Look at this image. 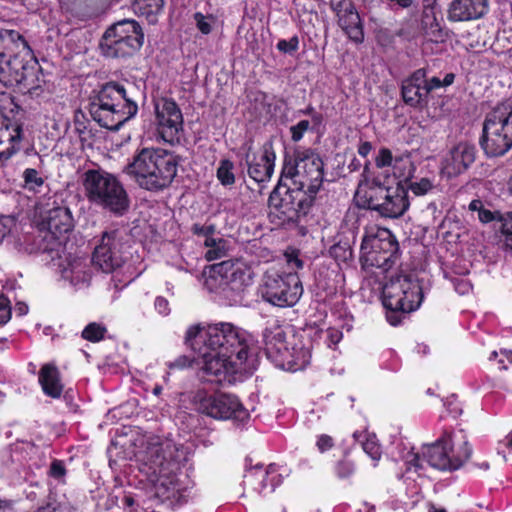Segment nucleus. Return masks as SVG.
<instances>
[{"label": "nucleus", "instance_id": "obj_1", "mask_svg": "<svg viewBox=\"0 0 512 512\" xmlns=\"http://www.w3.org/2000/svg\"><path fill=\"white\" fill-rule=\"evenodd\" d=\"M186 341L197 353L202 370L216 382H232L236 375H251L257 369L253 339L231 323L191 326Z\"/></svg>", "mask_w": 512, "mask_h": 512}, {"label": "nucleus", "instance_id": "obj_2", "mask_svg": "<svg viewBox=\"0 0 512 512\" xmlns=\"http://www.w3.org/2000/svg\"><path fill=\"white\" fill-rule=\"evenodd\" d=\"M135 443L139 469L165 497H176L186 489L180 473L185 452L171 439L143 435Z\"/></svg>", "mask_w": 512, "mask_h": 512}, {"label": "nucleus", "instance_id": "obj_3", "mask_svg": "<svg viewBox=\"0 0 512 512\" xmlns=\"http://www.w3.org/2000/svg\"><path fill=\"white\" fill-rule=\"evenodd\" d=\"M89 110L93 120L100 126L118 130L136 115L138 106L128 98L122 85L110 82L92 98Z\"/></svg>", "mask_w": 512, "mask_h": 512}, {"label": "nucleus", "instance_id": "obj_4", "mask_svg": "<svg viewBox=\"0 0 512 512\" xmlns=\"http://www.w3.org/2000/svg\"><path fill=\"white\" fill-rule=\"evenodd\" d=\"M140 187L156 191L170 185L177 173L174 156L161 149H142L127 167Z\"/></svg>", "mask_w": 512, "mask_h": 512}, {"label": "nucleus", "instance_id": "obj_5", "mask_svg": "<svg viewBox=\"0 0 512 512\" xmlns=\"http://www.w3.org/2000/svg\"><path fill=\"white\" fill-rule=\"evenodd\" d=\"M423 300L422 287L413 273L392 277L383 287L386 319L392 326L400 324L406 313L418 309Z\"/></svg>", "mask_w": 512, "mask_h": 512}, {"label": "nucleus", "instance_id": "obj_6", "mask_svg": "<svg viewBox=\"0 0 512 512\" xmlns=\"http://www.w3.org/2000/svg\"><path fill=\"white\" fill-rule=\"evenodd\" d=\"M83 186L90 202L113 213L122 214L129 207V198L123 185L106 171H86Z\"/></svg>", "mask_w": 512, "mask_h": 512}, {"label": "nucleus", "instance_id": "obj_7", "mask_svg": "<svg viewBox=\"0 0 512 512\" xmlns=\"http://www.w3.org/2000/svg\"><path fill=\"white\" fill-rule=\"evenodd\" d=\"M355 198L359 205L377 211L387 218H398L409 206L407 192L404 187L397 185L389 187L374 180L371 185L360 184Z\"/></svg>", "mask_w": 512, "mask_h": 512}, {"label": "nucleus", "instance_id": "obj_8", "mask_svg": "<svg viewBox=\"0 0 512 512\" xmlns=\"http://www.w3.org/2000/svg\"><path fill=\"white\" fill-rule=\"evenodd\" d=\"M282 177L290 179L296 190L312 196L323 182V162L312 150L297 151L294 161L285 163Z\"/></svg>", "mask_w": 512, "mask_h": 512}, {"label": "nucleus", "instance_id": "obj_9", "mask_svg": "<svg viewBox=\"0 0 512 512\" xmlns=\"http://www.w3.org/2000/svg\"><path fill=\"white\" fill-rule=\"evenodd\" d=\"M480 144L490 157L503 156L512 148V110L505 104L489 113L484 121Z\"/></svg>", "mask_w": 512, "mask_h": 512}, {"label": "nucleus", "instance_id": "obj_10", "mask_svg": "<svg viewBox=\"0 0 512 512\" xmlns=\"http://www.w3.org/2000/svg\"><path fill=\"white\" fill-rule=\"evenodd\" d=\"M398 249V242L388 229L371 226L361 243V261L364 266L388 271L397 260Z\"/></svg>", "mask_w": 512, "mask_h": 512}, {"label": "nucleus", "instance_id": "obj_11", "mask_svg": "<svg viewBox=\"0 0 512 512\" xmlns=\"http://www.w3.org/2000/svg\"><path fill=\"white\" fill-rule=\"evenodd\" d=\"M259 293L263 300L274 306L291 307L299 301L303 287L296 273L280 274L269 269L263 276Z\"/></svg>", "mask_w": 512, "mask_h": 512}, {"label": "nucleus", "instance_id": "obj_12", "mask_svg": "<svg viewBox=\"0 0 512 512\" xmlns=\"http://www.w3.org/2000/svg\"><path fill=\"white\" fill-rule=\"evenodd\" d=\"M143 39L139 24L126 19L107 29L100 46L107 57H126L140 49Z\"/></svg>", "mask_w": 512, "mask_h": 512}, {"label": "nucleus", "instance_id": "obj_13", "mask_svg": "<svg viewBox=\"0 0 512 512\" xmlns=\"http://www.w3.org/2000/svg\"><path fill=\"white\" fill-rule=\"evenodd\" d=\"M196 409L217 420L231 419L237 423H245L250 414L239 399L230 394H209L199 391L194 396Z\"/></svg>", "mask_w": 512, "mask_h": 512}, {"label": "nucleus", "instance_id": "obj_14", "mask_svg": "<svg viewBox=\"0 0 512 512\" xmlns=\"http://www.w3.org/2000/svg\"><path fill=\"white\" fill-rule=\"evenodd\" d=\"M471 449L467 442H463L458 448H454L452 435L444 433L436 442L425 445L422 448L423 458L427 463L439 470H456L470 457Z\"/></svg>", "mask_w": 512, "mask_h": 512}, {"label": "nucleus", "instance_id": "obj_15", "mask_svg": "<svg viewBox=\"0 0 512 512\" xmlns=\"http://www.w3.org/2000/svg\"><path fill=\"white\" fill-rule=\"evenodd\" d=\"M28 47L24 38L14 30H0V83L5 86L26 85L29 69L17 58L8 59L6 50L11 45Z\"/></svg>", "mask_w": 512, "mask_h": 512}, {"label": "nucleus", "instance_id": "obj_16", "mask_svg": "<svg viewBox=\"0 0 512 512\" xmlns=\"http://www.w3.org/2000/svg\"><path fill=\"white\" fill-rule=\"evenodd\" d=\"M155 124L159 136L168 143L178 140L183 128V115L175 101L160 98L154 102Z\"/></svg>", "mask_w": 512, "mask_h": 512}, {"label": "nucleus", "instance_id": "obj_17", "mask_svg": "<svg viewBox=\"0 0 512 512\" xmlns=\"http://www.w3.org/2000/svg\"><path fill=\"white\" fill-rule=\"evenodd\" d=\"M124 248V234L113 230L105 232L96 246L92 261L103 272L110 273L123 263L122 251Z\"/></svg>", "mask_w": 512, "mask_h": 512}, {"label": "nucleus", "instance_id": "obj_18", "mask_svg": "<svg viewBox=\"0 0 512 512\" xmlns=\"http://www.w3.org/2000/svg\"><path fill=\"white\" fill-rule=\"evenodd\" d=\"M306 194L293 188H288L285 195L281 196L278 190H275L269 198L270 214L275 215L281 222L295 221L301 215L307 213Z\"/></svg>", "mask_w": 512, "mask_h": 512}, {"label": "nucleus", "instance_id": "obj_19", "mask_svg": "<svg viewBox=\"0 0 512 512\" xmlns=\"http://www.w3.org/2000/svg\"><path fill=\"white\" fill-rule=\"evenodd\" d=\"M254 272L245 262L223 261L212 267L211 279L220 281V285L233 291H241L253 283Z\"/></svg>", "mask_w": 512, "mask_h": 512}, {"label": "nucleus", "instance_id": "obj_20", "mask_svg": "<svg viewBox=\"0 0 512 512\" xmlns=\"http://www.w3.org/2000/svg\"><path fill=\"white\" fill-rule=\"evenodd\" d=\"M275 159L276 155L271 142L264 143L258 153L252 152L249 148L245 161L250 178L258 183L269 181L274 172Z\"/></svg>", "mask_w": 512, "mask_h": 512}, {"label": "nucleus", "instance_id": "obj_21", "mask_svg": "<svg viewBox=\"0 0 512 512\" xmlns=\"http://www.w3.org/2000/svg\"><path fill=\"white\" fill-rule=\"evenodd\" d=\"M476 147L469 142H459L443 157L441 172L448 178L464 173L475 161Z\"/></svg>", "mask_w": 512, "mask_h": 512}, {"label": "nucleus", "instance_id": "obj_22", "mask_svg": "<svg viewBox=\"0 0 512 512\" xmlns=\"http://www.w3.org/2000/svg\"><path fill=\"white\" fill-rule=\"evenodd\" d=\"M338 18V24L344 33L355 43L364 39L360 16L351 0H341L333 7Z\"/></svg>", "mask_w": 512, "mask_h": 512}, {"label": "nucleus", "instance_id": "obj_23", "mask_svg": "<svg viewBox=\"0 0 512 512\" xmlns=\"http://www.w3.org/2000/svg\"><path fill=\"white\" fill-rule=\"evenodd\" d=\"M263 340L267 357L278 367L290 348L286 342L285 329L276 321H273L266 326L263 332Z\"/></svg>", "mask_w": 512, "mask_h": 512}, {"label": "nucleus", "instance_id": "obj_24", "mask_svg": "<svg viewBox=\"0 0 512 512\" xmlns=\"http://www.w3.org/2000/svg\"><path fill=\"white\" fill-rule=\"evenodd\" d=\"M62 278L76 288L87 287L91 280L90 262L81 256H69L61 269Z\"/></svg>", "mask_w": 512, "mask_h": 512}, {"label": "nucleus", "instance_id": "obj_25", "mask_svg": "<svg viewBox=\"0 0 512 512\" xmlns=\"http://www.w3.org/2000/svg\"><path fill=\"white\" fill-rule=\"evenodd\" d=\"M488 11V0H453L448 9L451 21H469L482 17Z\"/></svg>", "mask_w": 512, "mask_h": 512}, {"label": "nucleus", "instance_id": "obj_26", "mask_svg": "<svg viewBox=\"0 0 512 512\" xmlns=\"http://www.w3.org/2000/svg\"><path fill=\"white\" fill-rule=\"evenodd\" d=\"M425 69L416 70L409 78L402 83V97L406 104L418 107L427 102V94L425 92Z\"/></svg>", "mask_w": 512, "mask_h": 512}, {"label": "nucleus", "instance_id": "obj_27", "mask_svg": "<svg viewBox=\"0 0 512 512\" xmlns=\"http://www.w3.org/2000/svg\"><path fill=\"white\" fill-rule=\"evenodd\" d=\"M442 22L443 19L436 9L435 2L425 3L421 16V27L431 41L442 42L444 40L446 33L442 28Z\"/></svg>", "mask_w": 512, "mask_h": 512}, {"label": "nucleus", "instance_id": "obj_28", "mask_svg": "<svg viewBox=\"0 0 512 512\" xmlns=\"http://www.w3.org/2000/svg\"><path fill=\"white\" fill-rule=\"evenodd\" d=\"M47 229L55 237L60 238L74 227L71 211L67 207H55L48 212Z\"/></svg>", "mask_w": 512, "mask_h": 512}, {"label": "nucleus", "instance_id": "obj_29", "mask_svg": "<svg viewBox=\"0 0 512 512\" xmlns=\"http://www.w3.org/2000/svg\"><path fill=\"white\" fill-rule=\"evenodd\" d=\"M310 359V348L301 342H296L287 350L278 367L295 372L304 369L310 363Z\"/></svg>", "mask_w": 512, "mask_h": 512}, {"label": "nucleus", "instance_id": "obj_30", "mask_svg": "<svg viewBox=\"0 0 512 512\" xmlns=\"http://www.w3.org/2000/svg\"><path fill=\"white\" fill-rule=\"evenodd\" d=\"M39 382L43 392L52 398H59L63 391V384L56 366L45 364L39 373Z\"/></svg>", "mask_w": 512, "mask_h": 512}, {"label": "nucleus", "instance_id": "obj_31", "mask_svg": "<svg viewBox=\"0 0 512 512\" xmlns=\"http://www.w3.org/2000/svg\"><path fill=\"white\" fill-rule=\"evenodd\" d=\"M21 131L19 124L0 114V145H15L21 138Z\"/></svg>", "mask_w": 512, "mask_h": 512}, {"label": "nucleus", "instance_id": "obj_32", "mask_svg": "<svg viewBox=\"0 0 512 512\" xmlns=\"http://www.w3.org/2000/svg\"><path fill=\"white\" fill-rule=\"evenodd\" d=\"M164 5L163 0H134V11L144 16L149 22L154 23L156 16L162 11Z\"/></svg>", "mask_w": 512, "mask_h": 512}, {"label": "nucleus", "instance_id": "obj_33", "mask_svg": "<svg viewBox=\"0 0 512 512\" xmlns=\"http://www.w3.org/2000/svg\"><path fill=\"white\" fill-rule=\"evenodd\" d=\"M204 246L206 248L205 258L208 261L218 260L227 255V241L220 236L207 237L204 239Z\"/></svg>", "mask_w": 512, "mask_h": 512}, {"label": "nucleus", "instance_id": "obj_34", "mask_svg": "<svg viewBox=\"0 0 512 512\" xmlns=\"http://www.w3.org/2000/svg\"><path fill=\"white\" fill-rule=\"evenodd\" d=\"M269 471L263 466H256L244 477V485L257 493H262L267 487Z\"/></svg>", "mask_w": 512, "mask_h": 512}, {"label": "nucleus", "instance_id": "obj_35", "mask_svg": "<svg viewBox=\"0 0 512 512\" xmlns=\"http://www.w3.org/2000/svg\"><path fill=\"white\" fill-rule=\"evenodd\" d=\"M415 172V166L409 155L395 156V161L391 170L394 178L399 181H408Z\"/></svg>", "mask_w": 512, "mask_h": 512}, {"label": "nucleus", "instance_id": "obj_36", "mask_svg": "<svg viewBox=\"0 0 512 512\" xmlns=\"http://www.w3.org/2000/svg\"><path fill=\"white\" fill-rule=\"evenodd\" d=\"M355 440L359 442L364 452L374 461L377 462L381 458L380 445L375 435L365 432H355L353 434ZM376 465V463H374Z\"/></svg>", "mask_w": 512, "mask_h": 512}, {"label": "nucleus", "instance_id": "obj_37", "mask_svg": "<svg viewBox=\"0 0 512 512\" xmlns=\"http://www.w3.org/2000/svg\"><path fill=\"white\" fill-rule=\"evenodd\" d=\"M404 465L405 472L401 475V478L406 480L415 481L414 475H420L422 470V461L418 453H414L413 451L408 452L404 456Z\"/></svg>", "mask_w": 512, "mask_h": 512}, {"label": "nucleus", "instance_id": "obj_38", "mask_svg": "<svg viewBox=\"0 0 512 512\" xmlns=\"http://www.w3.org/2000/svg\"><path fill=\"white\" fill-rule=\"evenodd\" d=\"M193 19L197 29L204 35L210 34L217 22V18L214 15L201 12H196L193 15Z\"/></svg>", "mask_w": 512, "mask_h": 512}, {"label": "nucleus", "instance_id": "obj_39", "mask_svg": "<svg viewBox=\"0 0 512 512\" xmlns=\"http://www.w3.org/2000/svg\"><path fill=\"white\" fill-rule=\"evenodd\" d=\"M395 161V156L387 148H381L375 158V165L378 169H381L383 174L388 177L392 170Z\"/></svg>", "mask_w": 512, "mask_h": 512}, {"label": "nucleus", "instance_id": "obj_40", "mask_svg": "<svg viewBox=\"0 0 512 512\" xmlns=\"http://www.w3.org/2000/svg\"><path fill=\"white\" fill-rule=\"evenodd\" d=\"M233 170L234 164L232 161L228 159H223L220 161L219 167L217 169V178L221 184L225 186L234 184L235 176Z\"/></svg>", "mask_w": 512, "mask_h": 512}, {"label": "nucleus", "instance_id": "obj_41", "mask_svg": "<svg viewBox=\"0 0 512 512\" xmlns=\"http://www.w3.org/2000/svg\"><path fill=\"white\" fill-rule=\"evenodd\" d=\"M468 209L471 212H477L478 219L481 223H490L496 219L495 213L485 208L483 201L480 199H473L469 203Z\"/></svg>", "mask_w": 512, "mask_h": 512}, {"label": "nucleus", "instance_id": "obj_42", "mask_svg": "<svg viewBox=\"0 0 512 512\" xmlns=\"http://www.w3.org/2000/svg\"><path fill=\"white\" fill-rule=\"evenodd\" d=\"M106 331L102 324L92 322L83 329L82 337L91 342H98L104 338Z\"/></svg>", "mask_w": 512, "mask_h": 512}, {"label": "nucleus", "instance_id": "obj_43", "mask_svg": "<svg viewBox=\"0 0 512 512\" xmlns=\"http://www.w3.org/2000/svg\"><path fill=\"white\" fill-rule=\"evenodd\" d=\"M435 187L434 179H430L427 177L420 178L416 181H413L409 184V189L416 196H423L432 191Z\"/></svg>", "mask_w": 512, "mask_h": 512}, {"label": "nucleus", "instance_id": "obj_44", "mask_svg": "<svg viewBox=\"0 0 512 512\" xmlns=\"http://www.w3.org/2000/svg\"><path fill=\"white\" fill-rule=\"evenodd\" d=\"M35 512H72V507L65 500H50L46 505L39 507Z\"/></svg>", "mask_w": 512, "mask_h": 512}, {"label": "nucleus", "instance_id": "obj_45", "mask_svg": "<svg viewBox=\"0 0 512 512\" xmlns=\"http://www.w3.org/2000/svg\"><path fill=\"white\" fill-rule=\"evenodd\" d=\"M23 178L26 186L30 189H35L43 185L44 181L39 175L38 171L32 168H28L23 173Z\"/></svg>", "mask_w": 512, "mask_h": 512}, {"label": "nucleus", "instance_id": "obj_46", "mask_svg": "<svg viewBox=\"0 0 512 512\" xmlns=\"http://www.w3.org/2000/svg\"><path fill=\"white\" fill-rule=\"evenodd\" d=\"M49 476L53 479H55L58 482H64V478L66 475V468L63 461L60 460H53L49 472Z\"/></svg>", "mask_w": 512, "mask_h": 512}, {"label": "nucleus", "instance_id": "obj_47", "mask_svg": "<svg viewBox=\"0 0 512 512\" xmlns=\"http://www.w3.org/2000/svg\"><path fill=\"white\" fill-rule=\"evenodd\" d=\"M502 221L501 232L505 245L512 250V213H508Z\"/></svg>", "mask_w": 512, "mask_h": 512}, {"label": "nucleus", "instance_id": "obj_48", "mask_svg": "<svg viewBox=\"0 0 512 512\" xmlns=\"http://www.w3.org/2000/svg\"><path fill=\"white\" fill-rule=\"evenodd\" d=\"M310 123L308 120H301L296 125L290 128L291 138L293 141L298 142L302 139L304 133L309 129Z\"/></svg>", "mask_w": 512, "mask_h": 512}, {"label": "nucleus", "instance_id": "obj_49", "mask_svg": "<svg viewBox=\"0 0 512 512\" xmlns=\"http://www.w3.org/2000/svg\"><path fill=\"white\" fill-rule=\"evenodd\" d=\"M11 318V307L9 299L1 295L0 296V325L6 324Z\"/></svg>", "mask_w": 512, "mask_h": 512}, {"label": "nucleus", "instance_id": "obj_50", "mask_svg": "<svg viewBox=\"0 0 512 512\" xmlns=\"http://www.w3.org/2000/svg\"><path fill=\"white\" fill-rule=\"evenodd\" d=\"M325 341L329 347L337 345L342 339V332L336 328H329L325 331Z\"/></svg>", "mask_w": 512, "mask_h": 512}, {"label": "nucleus", "instance_id": "obj_51", "mask_svg": "<svg viewBox=\"0 0 512 512\" xmlns=\"http://www.w3.org/2000/svg\"><path fill=\"white\" fill-rule=\"evenodd\" d=\"M13 226H15L14 218L9 216L0 218V242L11 232Z\"/></svg>", "mask_w": 512, "mask_h": 512}, {"label": "nucleus", "instance_id": "obj_52", "mask_svg": "<svg viewBox=\"0 0 512 512\" xmlns=\"http://www.w3.org/2000/svg\"><path fill=\"white\" fill-rule=\"evenodd\" d=\"M334 445V441L331 436L322 434L318 436L316 446L318 450L323 453L330 450Z\"/></svg>", "mask_w": 512, "mask_h": 512}, {"label": "nucleus", "instance_id": "obj_53", "mask_svg": "<svg viewBox=\"0 0 512 512\" xmlns=\"http://www.w3.org/2000/svg\"><path fill=\"white\" fill-rule=\"evenodd\" d=\"M192 232L195 235L203 236L205 239L207 237H215L214 235V227L212 225H200V224H194L192 226Z\"/></svg>", "mask_w": 512, "mask_h": 512}, {"label": "nucleus", "instance_id": "obj_54", "mask_svg": "<svg viewBox=\"0 0 512 512\" xmlns=\"http://www.w3.org/2000/svg\"><path fill=\"white\" fill-rule=\"evenodd\" d=\"M298 39L296 37L291 38L289 41L280 40L277 44V48L282 52H293L298 48Z\"/></svg>", "mask_w": 512, "mask_h": 512}, {"label": "nucleus", "instance_id": "obj_55", "mask_svg": "<svg viewBox=\"0 0 512 512\" xmlns=\"http://www.w3.org/2000/svg\"><path fill=\"white\" fill-rule=\"evenodd\" d=\"M455 291L460 295H465L470 292V283L463 278H455L452 280Z\"/></svg>", "mask_w": 512, "mask_h": 512}, {"label": "nucleus", "instance_id": "obj_56", "mask_svg": "<svg viewBox=\"0 0 512 512\" xmlns=\"http://www.w3.org/2000/svg\"><path fill=\"white\" fill-rule=\"evenodd\" d=\"M156 311L163 316H167L170 313L169 302L164 297H157L154 302Z\"/></svg>", "mask_w": 512, "mask_h": 512}, {"label": "nucleus", "instance_id": "obj_57", "mask_svg": "<svg viewBox=\"0 0 512 512\" xmlns=\"http://www.w3.org/2000/svg\"><path fill=\"white\" fill-rule=\"evenodd\" d=\"M354 471V466L348 461H341L337 466V474L341 478L350 476Z\"/></svg>", "mask_w": 512, "mask_h": 512}, {"label": "nucleus", "instance_id": "obj_58", "mask_svg": "<svg viewBox=\"0 0 512 512\" xmlns=\"http://www.w3.org/2000/svg\"><path fill=\"white\" fill-rule=\"evenodd\" d=\"M425 92L427 96L434 90L443 87L442 81L438 77H432L427 79V75L425 76Z\"/></svg>", "mask_w": 512, "mask_h": 512}, {"label": "nucleus", "instance_id": "obj_59", "mask_svg": "<svg viewBox=\"0 0 512 512\" xmlns=\"http://www.w3.org/2000/svg\"><path fill=\"white\" fill-rule=\"evenodd\" d=\"M17 147L14 144H7L6 147L0 149V165L3 161L7 160L15 151Z\"/></svg>", "mask_w": 512, "mask_h": 512}, {"label": "nucleus", "instance_id": "obj_60", "mask_svg": "<svg viewBox=\"0 0 512 512\" xmlns=\"http://www.w3.org/2000/svg\"><path fill=\"white\" fill-rule=\"evenodd\" d=\"M500 356H501V358L498 361L499 369L505 370V369H507L506 365L504 364L505 361L512 364V351L502 350L500 352Z\"/></svg>", "mask_w": 512, "mask_h": 512}, {"label": "nucleus", "instance_id": "obj_61", "mask_svg": "<svg viewBox=\"0 0 512 512\" xmlns=\"http://www.w3.org/2000/svg\"><path fill=\"white\" fill-rule=\"evenodd\" d=\"M287 263L291 269H299L302 267V261L293 254H286Z\"/></svg>", "mask_w": 512, "mask_h": 512}, {"label": "nucleus", "instance_id": "obj_62", "mask_svg": "<svg viewBox=\"0 0 512 512\" xmlns=\"http://www.w3.org/2000/svg\"><path fill=\"white\" fill-rule=\"evenodd\" d=\"M372 150V145L370 142H363L358 147V153L362 157H366Z\"/></svg>", "mask_w": 512, "mask_h": 512}, {"label": "nucleus", "instance_id": "obj_63", "mask_svg": "<svg viewBox=\"0 0 512 512\" xmlns=\"http://www.w3.org/2000/svg\"><path fill=\"white\" fill-rule=\"evenodd\" d=\"M15 313L18 316H24L28 313V306L25 303L19 302L15 306Z\"/></svg>", "mask_w": 512, "mask_h": 512}, {"label": "nucleus", "instance_id": "obj_64", "mask_svg": "<svg viewBox=\"0 0 512 512\" xmlns=\"http://www.w3.org/2000/svg\"><path fill=\"white\" fill-rule=\"evenodd\" d=\"M454 78H455L454 74H452V73L446 74L444 79L441 80L442 83H443V87L451 85L453 83V81H454Z\"/></svg>", "mask_w": 512, "mask_h": 512}]
</instances>
